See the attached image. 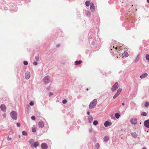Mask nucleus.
I'll use <instances>...</instances> for the list:
<instances>
[{
  "label": "nucleus",
  "instance_id": "obj_29",
  "mask_svg": "<svg viewBox=\"0 0 149 149\" xmlns=\"http://www.w3.org/2000/svg\"><path fill=\"white\" fill-rule=\"evenodd\" d=\"M149 105V103L148 102H145V106L146 107H147Z\"/></svg>",
  "mask_w": 149,
  "mask_h": 149
},
{
  "label": "nucleus",
  "instance_id": "obj_2",
  "mask_svg": "<svg viewBox=\"0 0 149 149\" xmlns=\"http://www.w3.org/2000/svg\"><path fill=\"white\" fill-rule=\"evenodd\" d=\"M97 102V100L96 99H94L90 103L89 106V109H91L95 107Z\"/></svg>",
  "mask_w": 149,
  "mask_h": 149
},
{
  "label": "nucleus",
  "instance_id": "obj_31",
  "mask_svg": "<svg viewBox=\"0 0 149 149\" xmlns=\"http://www.w3.org/2000/svg\"><path fill=\"white\" fill-rule=\"evenodd\" d=\"M22 134L26 136L27 135V133L25 131H23L22 132Z\"/></svg>",
  "mask_w": 149,
  "mask_h": 149
},
{
  "label": "nucleus",
  "instance_id": "obj_11",
  "mask_svg": "<svg viewBox=\"0 0 149 149\" xmlns=\"http://www.w3.org/2000/svg\"><path fill=\"white\" fill-rule=\"evenodd\" d=\"M41 146L42 149H47V144L45 143H42Z\"/></svg>",
  "mask_w": 149,
  "mask_h": 149
},
{
  "label": "nucleus",
  "instance_id": "obj_10",
  "mask_svg": "<svg viewBox=\"0 0 149 149\" xmlns=\"http://www.w3.org/2000/svg\"><path fill=\"white\" fill-rule=\"evenodd\" d=\"M30 77V73L29 72H27L25 74V77L26 79H28Z\"/></svg>",
  "mask_w": 149,
  "mask_h": 149
},
{
  "label": "nucleus",
  "instance_id": "obj_44",
  "mask_svg": "<svg viewBox=\"0 0 149 149\" xmlns=\"http://www.w3.org/2000/svg\"><path fill=\"white\" fill-rule=\"evenodd\" d=\"M60 45H59V44L58 45H57V46H56V47H58L59 46H60Z\"/></svg>",
  "mask_w": 149,
  "mask_h": 149
},
{
  "label": "nucleus",
  "instance_id": "obj_1",
  "mask_svg": "<svg viewBox=\"0 0 149 149\" xmlns=\"http://www.w3.org/2000/svg\"><path fill=\"white\" fill-rule=\"evenodd\" d=\"M110 49L112 51L111 52L113 54H116L117 53H119L120 56H117V58L118 59H121L123 57H126L128 56V54L126 52H125L122 54L121 53L122 50L121 46L116 47L115 48L113 46V47H110Z\"/></svg>",
  "mask_w": 149,
  "mask_h": 149
},
{
  "label": "nucleus",
  "instance_id": "obj_48",
  "mask_svg": "<svg viewBox=\"0 0 149 149\" xmlns=\"http://www.w3.org/2000/svg\"><path fill=\"white\" fill-rule=\"evenodd\" d=\"M87 90L88 91V88H87Z\"/></svg>",
  "mask_w": 149,
  "mask_h": 149
},
{
  "label": "nucleus",
  "instance_id": "obj_28",
  "mask_svg": "<svg viewBox=\"0 0 149 149\" xmlns=\"http://www.w3.org/2000/svg\"><path fill=\"white\" fill-rule=\"evenodd\" d=\"M146 60L148 61L149 62V55L148 54H146Z\"/></svg>",
  "mask_w": 149,
  "mask_h": 149
},
{
  "label": "nucleus",
  "instance_id": "obj_25",
  "mask_svg": "<svg viewBox=\"0 0 149 149\" xmlns=\"http://www.w3.org/2000/svg\"><path fill=\"white\" fill-rule=\"evenodd\" d=\"M90 3V1H86L85 2L86 5L87 6H89V4Z\"/></svg>",
  "mask_w": 149,
  "mask_h": 149
},
{
  "label": "nucleus",
  "instance_id": "obj_38",
  "mask_svg": "<svg viewBox=\"0 0 149 149\" xmlns=\"http://www.w3.org/2000/svg\"><path fill=\"white\" fill-rule=\"evenodd\" d=\"M29 104L31 106H33L34 104V103L32 102H31L29 103Z\"/></svg>",
  "mask_w": 149,
  "mask_h": 149
},
{
  "label": "nucleus",
  "instance_id": "obj_36",
  "mask_svg": "<svg viewBox=\"0 0 149 149\" xmlns=\"http://www.w3.org/2000/svg\"><path fill=\"white\" fill-rule=\"evenodd\" d=\"M62 102L63 104H65L67 102V100H64Z\"/></svg>",
  "mask_w": 149,
  "mask_h": 149
},
{
  "label": "nucleus",
  "instance_id": "obj_20",
  "mask_svg": "<svg viewBox=\"0 0 149 149\" xmlns=\"http://www.w3.org/2000/svg\"><path fill=\"white\" fill-rule=\"evenodd\" d=\"M34 141L33 139H31L29 141V143L31 144V148H33L32 145L34 143Z\"/></svg>",
  "mask_w": 149,
  "mask_h": 149
},
{
  "label": "nucleus",
  "instance_id": "obj_14",
  "mask_svg": "<svg viewBox=\"0 0 149 149\" xmlns=\"http://www.w3.org/2000/svg\"><path fill=\"white\" fill-rule=\"evenodd\" d=\"M1 109L3 111H5L6 110V107L5 105L2 104L0 106Z\"/></svg>",
  "mask_w": 149,
  "mask_h": 149
},
{
  "label": "nucleus",
  "instance_id": "obj_3",
  "mask_svg": "<svg viewBox=\"0 0 149 149\" xmlns=\"http://www.w3.org/2000/svg\"><path fill=\"white\" fill-rule=\"evenodd\" d=\"M10 116L12 118L16 120L17 118V114L16 112L14 111H12L10 113Z\"/></svg>",
  "mask_w": 149,
  "mask_h": 149
},
{
  "label": "nucleus",
  "instance_id": "obj_46",
  "mask_svg": "<svg viewBox=\"0 0 149 149\" xmlns=\"http://www.w3.org/2000/svg\"><path fill=\"white\" fill-rule=\"evenodd\" d=\"M142 149H146V147H143V148Z\"/></svg>",
  "mask_w": 149,
  "mask_h": 149
},
{
  "label": "nucleus",
  "instance_id": "obj_22",
  "mask_svg": "<svg viewBox=\"0 0 149 149\" xmlns=\"http://www.w3.org/2000/svg\"><path fill=\"white\" fill-rule=\"evenodd\" d=\"M132 136L134 138H136L137 136V134L135 132H133L132 134Z\"/></svg>",
  "mask_w": 149,
  "mask_h": 149
},
{
  "label": "nucleus",
  "instance_id": "obj_21",
  "mask_svg": "<svg viewBox=\"0 0 149 149\" xmlns=\"http://www.w3.org/2000/svg\"><path fill=\"white\" fill-rule=\"evenodd\" d=\"M82 62L81 61L79 60V61H76L75 62V63L76 65H78L80 64Z\"/></svg>",
  "mask_w": 149,
  "mask_h": 149
},
{
  "label": "nucleus",
  "instance_id": "obj_16",
  "mask_svg": "<svg viewBox=\"0 0 149 149\" xmlns=\"http://www.w3.org/2000/svg\"><path fill=\"white\" fill-rule=\"evenodd\" d=\"M147 76L148 74L147 73H145L140 76V77L141 79H143L147 77Z\"/></svg>",
  "mask_w": 149,
  "mask_h": 149
},
{
  "label": "nucleus",
  "instance_id": "obj_12",
  "mask_svg": "<svg viewBox=\"0 0 149 149\" xmlns=\"http://www.w3.org/2000/svg\"><path fill=\"white\" fill-rule=\"evenodd\" d=\"M111 123L109 122L108 121H106L104 123V125L105 127H107L108 125H111Z\"/></svg>",
  "mask_w": 149,
  "mask_h": 149
},
{
  "label": "nucleus",
  "instance_id": "obj_27",
  "mask_svg": "<svg viewBox=\"0 0 149 149\" xmlns=\"http://www.w3.org/2000/svg\"><path fill=\"white\" fill-rule=\"evenodd\" d=\"M141 115L142 116H146L147 115V113L145 112H143L141 113Z\"/></svg>",
  "mask_w": 149,
  "mask_h": 149
},
{
  "label": "nucleus",
  "instance_id": "obj_18",
  "mask_svg": "<svg viewBox=\"0 0 149 149\" xmlns=\"http://www.w3.org/2000/svg\"><path fill=\"white\" fill-rule=\"evenodd\" d=\"M33 145V147L36 148L37 147L39 143L38 141H36L35 142H34Z\"/></svg>",
  "mask_w": 149,
  "mask_h": 149
},
{
  "label": "nucleus",
  "instance_id": "obj_37",
  "mask_svg": "<svg viewBox=\"0 0 149 149\" xmlns=\"http://www.w3.org/2000/svg\"><path fill=\"white\" fill-rule=\"evenodd\" d=\"M31 118L33 120H35L36 119L35 117L34 116H31Z\"/></svg>",
  "mask_w": 149,
  "mask_h": 149
},
{
  "label": "nucleus",
  "instance_id": "obj_47",
  "mask_svg": "<svg viewBox=\"0 0 149 149\" xmlns=\"http://www.w3.org/2000/svg\"><path fill=\"white\" fill-rule=\"evenodd\" d=\"M147 2L149 3V0H147Z\"/></svg>",
  "mask_w": 149,
  "mask_h": 149
},
{
  "label": "nucleus",
  "instance_id": "obj_17",
  "mask_svg": "<svg viewBox=\"0 0 149 149\" xmlns=\"http://www.w3.org/2000/svg\"><path fill=\"white\" fill-rule=\"evenodd\" d=\"M88 120L89 123H91L93 120V117L92 116H89L88 118Z\"/></svg>",
  "mask_w": 149,
  "mask_h": 149
},
{
  "label": "nucleus",
  "instance_id": "obj_32",
  "mask_svg": "<svg viewBox=\"0 0 149 149\" xmlns=\"http://www.w3.org/2000/svg\"><path fill=\"white\" fill-rule=\"evenodd\" d=\"M35 58L36 61H38L39 60V55H37L35 57Z\"/></svg>",
  "mask_w": 149,
  "mask_h": 149
},
{
  "label": "nucleus",
  "instance_id": "obj_39",
  "mask_svg": "<svg viewBox=\"0 0 149 149\" xmlns=\"http://www.w3.org/2000/svg\"><path fill=\"white\" fill-rule=\"evenodd\" d=\"M17 126L18 127H19L20 126V124L19 123H17Z\"/></svg>",
  "mask_w": 149,
  "mask_h": 149
},
{
  "label": "nucleus",
  "instance_id": "obj_13",
  "mask_svg": "<svg viewBox=\"0 0 149 149\" xmlns=\"http://www.w3.org/2000/svg\"><path fill=\"white\" fill-rule=\"evenodd\" d=\"M38 125L39 127L42 128L44 126V123L43 121H40L38 123Z\"/></svg>",
  "mask_w": 149,
  "mask_h": 149
},
{
  "label": "nucleus",
  "instance_id": "obj_23",
  "mask_svg": "<svg viewBox=\"0 0 149 149\" xmlns=\"http://www.w3.org/2000/svg\"><path fill=\"white\" fill-rule=\"evenodd\" d=\"M109 139V138L108 136H105L104 138V140L106 142Z\"/></svg>",
  "mask_w": 149,
  "mask_h": 149
},
{
  "label": "nucleus",
  "instance_id": "obj_5",
  "mask_svg": "<svg viewBox=\"0 0 149 149\" xmlns=\"http://www.w3.org/2000/svg\"><path fill=\"white\" fill-rule=\"evenodd\" d=\"M122 91V89L121 88H119L117 91V93L115 94L113 96V99H115L119 95L120 93Z\"/></svg>",
  "mask_w": 149,
  "mask_h": 149
},
{
  "label": "nucleus",
  "instance_id": "obj_40",
  "mask_svg": "<svg viewBox=\"0 0 149 149\" xmlns=\"http://www.w3.org/2000/svg\"><path fill=\"white\" fill-rule=\"evenodd\" d=\"M33 64L35 65H36L37 64V63L36 62H35L33 63Z\"/></svg>",
  "mask_w": 149,
  "mask_h": 149
},
{
  "label": "nucleus",
  "instance_id": "obj_41",
  "mask_svg": "<svg viewBox=\"0 0 149 149\" xmlns=\"http://www.w3.org/2000/svg\"><path fill=\"white\" fill-rule=\"evenodd\" d=\"M53 93H49V96H51V95H53Z\"/></svg>",
  "mask_w": 149,
  "mask_h": 149
},
{
  "label": "nucleus",
  "instance_id": "obj_9",
  "mask_svg": "<svg viewBox=\"0 0 149 149\" xmlns=\"http://www.w3.org/2000/svg\"><path fill=\"white\" fill-rule=\"evenodd\" d=\"M144 125L146 127L149 128V119L144 121Z\"/></svg>",
  "mask_w": 149,
  "mask_h": 149
},
{
  "label": "nucleus",
  "instance_id": "obj_7",
  "mask_svg": "<svg viewBox=\"0 0 149 149\" xmlns=\"http://www.w3.org/2000/svg\"><path fill=\"white\" fill-rule=\"evenodd\" d=\"M130 121L131 123L132 124H133L134 125H136L137 123V120L136 119L134 118H133L131 119Z\"/></svg>",
  "mask_w": 149,
  "mask_h": 149
},
{
  "label": "nucleus",
  "instance_id": "obj_8",
  "mask_svg": "<svg viewBox=\"0 0 149 149\" xmlns=\"http://www.w3.org/2000/svg\"><path fill=\"white\" fill-rule=\"evenodd\" d=\"M90 10L92 12H94L95 10V6L94 4L92 3L90 5Z\"/></svg>",
  "mask_w": 149,
  "mask_h": 149
},
{
  "label": "nucleus",
  "instance_id": "obj_33",
  "mask_svg": "<svg viewBox=\"0 0 149 149\" xmlns=\"http://www.w3.org/2000/svg\"><path fill=\"white\" fill-rule=\"evenodd\" d=\"M32 132H36V130L35 127L32 128Z\"/></svg>",
  "mask_w": 149,
  "mask_h": 149
},
{
  "label": "nucleus",
  "instance_id": "obj_19",
  "mask_svg": "<svg viewBox=\"0 0 149 149\" xmlns=\"http://www.w3.org/2000/svg\"><path fill=\"white\" fill-rule=\"evenodd\" d=\"M85 14L86 16L89 17L91 15V13L89 11L87 10L85 13Z\"/></svg>",
  "mask_w": 149,
  "mask_h": 149
},
{
  "label": "nucleus",
  "instance_id": "obj_26",
  "mask_svg": "<svg viewBox=\"0 0 149 149\" xmlns=\"http://www.w3.org/2000/svg\"><path fill=\"white\" fill-rule=\"evenodd\" d=\"M98 122L97 120H94L93 122V124L95 125H96L98 124Z\"/></svg>",
  "mask_w": 149,
  "mask_h": 149
},
{
  "label": "nucleus",
  "instance_id": "obj_45",
  "mask_svg": "<svg viewBox=\"0 0 149 149\" xmlns=\"http://www.w3.org/2000/svg\"><path fill=\"white\" fill-rule=\"evenodd\" d=\"M122 105H123V106H124V105H125V104L124 103H123L122 104Z\"/></svg>",
  "mask_w": 149,
  "mask_h": 149
},
{
  "label": "nucleus",
  "instance_id": "obj_34",
  "mask_svg": "<svg viewBox=\"0 0 149 149\" xmlns=\"http://www.w3.org/2000/svg\"><path fill=\"white\" fill-rule=\"evenodd\" d=\"M12 139V138L11 137H10L9 136L7 137V140L8 141H10Z\"/></svg>",
  "mask_w": 149,
  "mask_h": 149
},
{
  "label": "nucleus",
  "instance_id": "obj_6",
  "mask_svg": "<svg viewBox=\"0 0 149 149\" xmlns=\"http://www.w3.org/2000/svg\"><path fill=\"white\" fill-rule=\"evenodd\" d=\"M49 77L48 76H47L44 77L43 79V81L45 84H48L49 82Z\"/></svg>",
  "mask_w": 149,
  "mask_h": 149
},
{
  "label": "nucleus",
  "instance_id": "obj_15",
  "mask_svg": "<svg viewBox=\"0 0 149 149\" xmlns=\"http://www.w3.org/2000/svg\"><path fill=\"white\" fill-rule=\"evenodd\" d=\"M139 58L140 56L139 55V54L137 56L135 60L134 61V62L135 63H137L139 61Z\"/></svg>",
  "mask_w": 149,
  "mask_h": 149
},
{
  "label": "nucleus",
  "instance_id": "obj_24",
  "mask_svg": "<svg viewBox=\"0 0 149 149\" xmlns=\"http://www.w3.org/2000/svg\"><path fill=\"white\" fill-rule=\"evenodd\" d=\"M120 116V115L118 113H116L115 114V117L116 118H119V117Z\"/></svg>",
  "mask_w": 149,
  "mask_h": 149
},
{
  "label": "nucleus",
  "instance_id": "obj_35",
  "mask_svg": "<svg viewBox=\"0 0 149 149\" xmlns=\"http://www.w3.org/2000/svg\"><path fill=\"white\" fill-rule=\"evenodd\" d=\"M24 64L25 65H27L28 64V63L27 61H24Z\"/></svg>",
  "mask_w": 149,
  "mask_h": 149
},
{
  "label": "nucleus",
  "instance_id": "obj_4",
  "mask_svg": "<svg viewBox=\"0 0 149 149\" xmlns=\"http://www.w3.org/2000/svg\"><path fill=\"white\" fill-rule=\"evenodd\" d=\"M118 83L116 82L112 87L111 91L113 92L114 91L118 88Z\"/></svg>",
  "mask_w": 149,
  "mask_h": 149
},
{
  "label": "nucleus",
  "instance_id": "obj_42",
  "mask_svg": "<svg viewBox=\"0 0 149 149\" xmlns=\"http://www.w3.org/2000/svg\"><path fill=\"white\" fill-rule=\"evenodd\" d=\"M95 44V42H93L92 43H91V44L93 45H94Z\"/></svg>",
  "mask_w": 149,
  "mask_h": 149
},
{
  "label": "nucleus",
  "instance_id": "obj_30",
  "mask_svg": "<svg viewBox=\"0 0 149 149\" xmlns=\"http://www.w3.org/2000/svg\"><path fill=\"white\" fill-rule=\"evenodd\" d=\"M95 147L96 148L98 149L100 147V145L99 143H96L95 144Z\"/></svg>",
  "mask_w": 149,
  "mask_h": 149
},
{
  "label": "nucleus",
  "instance_id": "obj_43",
  "mask_svg": "<svg viewBox=\"0 0 149 149\" xmlns=\"http://www.w3.org/2000/svg\"><path fill=\"white\" fill-rule=\"evenodd\" d=\"M87 114H88V115H89L90 114V112H89V111H87Z\"/></svg>",
  "mask_w": 149,
  "mask_h": 149
}]
</instances>
